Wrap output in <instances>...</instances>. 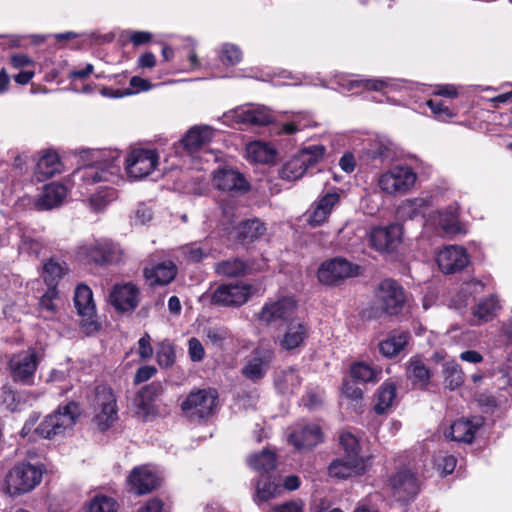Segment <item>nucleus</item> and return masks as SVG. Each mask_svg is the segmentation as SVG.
Wrapping results in <instances>:
<instances>
[{"label":"nucleus","mask_w":512,"mask_h":512,"mask_svg":"<svg viewBox=\"0 0 512 512\" xmlns=\"http://www.w3.org/2000/svg\"><path fill=\"white\" fill-rule=\"evenodd\" d=\"M80 415V408L76 402H69L64 406H60L57 411L47 415L44 420L35 427L39 420L37 413H32L26 420L21 436L28 437L32 431L42 438L52 439L58 435L64 434L71 430Z\"/></svg>","instance_id":"obj_1"},{"label":"nucleus","mask_w":512,"mask_h":512,"mask_svg":"<svg viewBox=\"0 0 512 512\" xmlns=\"http://www.w3.org/2000/svg\"><path fill=\"white\" fill-rule=\"evenodd\" d=\"M94 163L76 169L71 175V181L81 194L90 192V186L100 182H114L118 178L119 166L115 164L117 156L111 161L102 157L101 152H96Z\"/></svg>","instance_id":"obj_2"},{"label":"nucleus","mask_w":512,"mask_h":512,"mask_svg":"<svg viewBox=\"0 0 512 512\" xmlns=\"http://www.w3.org/2000/svg\"><path fill=\"white\" fill-rule=\"evenodd\" d=\"M39 362V355L34 348L8 355L7 367L13 382L28 386L33 385Z\"/></svg>","instance_id":"obj_3"},{"label":"nucleus","mask_w":512,"mask_h":512,"mask_svg":"<svg viewBox=\"0 0 512 512\" xmlns=\"http://www.w3.org/2000/svg\"><path fill=\"white\" fill-rule=\"evenodd\" d=\"M257 292L255 285L245 281L222 284L212 293L211 302L222 307L237 308L247 303Z\"/></svg>","instance_id":"obj_4"},{"label":"nucleus","mask_w":512,"mask_h":512,"mask_svg":"<svg viewBox=\"0 0 512 512\" xmlns=\"http://www.w3.org/2000/svg\"><path fill=\"white\" fill-rule=\"evenodd\" d=\"M42 479V469L30 463L15 465L6 476L10 495H21L32 491Z\"/></svg>","instance_id":"obj_5"},{"label":"nucleus","mask_w":512,"mask_h":512,"mask_svg":"<svg viewBox=\"0 0 512 512\" xmlns=\"http://www.w3.org/2000/svg\"><path fill=\"white\" fill-rule=\"evenodd\" d=\"M93 407L94 421L102 431L108 429L118 418L116 397L106 385L96 387Z\"/></svg>","instance_id":"obj_6"},{"label":"nucleus","mask_w":512,"mask_h":512,"mask_svg":"<svg viewBox=\"0 0 512 512\" xmlns=\"http://www.w3.org/2000/svg\"><path fill=\"white\" fill-rule=\"evenodd\" d=\"M325 151L323 145H310L303 148L297 156L283 165L280 177L288 181L299 179L309 167L323 158Z\"/></svg>","instance_id":"obj_7"},{"label":"nucleus","mask_w":512,"mask_h":512,"mask_svg":"<svg viewBox=\"0 0 512 512\" xmlns=\"http://www.w3.org/2000/svg\"><path fill=\"white\" fill-rule=\"evenodd\" d=\"M417 175L406 165H399L382 173L378 179L379 188L390 195L407 192L416 182Z\"/></svg>","instance_id":"obj_8"},{"label":"nucleus","mask_w":512,"mask_h":512,"mask_svg":"<svg viewBox=\"0 0 512 512\" xmlns=\"http://www.w3.org/2000/svg\"><path fill=\"white\" fill-rule=\"evenodd\" d=\"M296 309L297 303L293 297L269 299L257 314V319L267 326L278 322H287L293 317Z\"/></svg>","instance_id":"obj_9"},{"label":"nucleus","mask_w":512,"mask_h":512,"mask_svg":"<svg viewBox=\"0 0 512 512\" xmlns=\"http://www.w3.org/2000/svg\"><path fill=\"white\" fill-rule=\"evenodd\" d=\"M218 394L213 389L192 391L183 401L181 407L187 416L206 418L210 416L217 405Z\"/></svg>","instance_id":"obj_10"},{"label":"nucleus","mask_w":512,"mask_h":512,"mask_svg":"<svg viewBox=\"0 0 512 512\" xmlns=\"http://www.w3.org/2000/svg\"><path fill=\"white\" fill-rule=\"evenodd\" d=\"M376 298L380 308L390 315L399 314L406 300L403 288L392 279L379 284Z\"/></svg>","instance_id":"obj_11"},{"label":"nucleus","mask_w":512,"mask_h":512,"mask_svg":"<svg viewBox=\"0 0 512 512\" xmlns=\"http://www.w3.org/2000/svg\"><path fill=\"white\" fill-rule=\"evenodd\" d=\"M359 267L343 258H334L321 264L318 280L325 285H336L346 278L358 275Z\"/></svg>","instance_id":"obj_12"},{"label":"nucleus","mask_w":512,"mask_h":512,"mask_svg":"<svg viewBox=\"0 0 512 512\" xmlns=\"http://www.w3.org/2000/svg\"><path fill=\"white\" fill-rule=\"evenodd\" d=\"M159 155L155 150L136 149L126 158V171L134 179H142L156 168Z\"/></svg>","instance_id":"obj_13"},{"label":"nucleus","mask_w":512,"mask_h":512,"mask_svg":"<svg viewBox=\"0 0 512 512\" xmlns=\"http://www.w3.org/2000/svg\"><path fill=\"white\" fill-rule=\"evenodd\" d=\"M224 117L236 124L255 126L268 125L273 121L270 111L266 107L259 105L237 107L224 114Z\"/></svg>","instance_id":"obj_14"},{"label":"nucleus","mask_w":512,"mask_h":512,"mask_svg":"<svg viewBox=\"0 0 512 512\" xmlns=\"http://www.w3.org/2000/svg\"><path fill=\"white\" fill-rule=\"evenodd\" d=\"M211 181L213 187L222 192L243 193L250 188L244 175L231 167H222L213 171Z\"/></svg>","instance_id":"obj_15"},{"label":"nucleus","mask_w":512,"mask_h":512,"mask_svg":"<svg viewBox=\"0 0 512 512\" xmlns=\"http://www.w3.org/2000/svg\"><path fill=\"white\" fill-rule=\"evenodd\" d=\"M392 496L400 502L412 500L419 491L418 480L410 470L397 471L389 479Z\"/></svg>","instance_id":"obj_16"},{"label":"nucleus","mask_w":512,"mask_h":512,"mask_svg":"<svg viewBox=\"0 0 512 512\" xmlns=\"http://www.w3.org/2000/svg\"><path fill=\"white\" fill-rule=\"evenodd\" d=\"M74 303L79 316L82 317V327L85 328L87 333L96 331L98 325L94 320L95 304L91 289L83 284L77 286L74 295Z\"/></svg>","instance_id":"obj_17"},{"label":"nucleus","mask_w":512,"mask_h":512,"mask_svg":"<svg viewBox=\"0 0 512 512\" xmlns=\"http://www.w3.org/2000/svg\"><path fill=\"white\" fill-rule=\"evenodd\" d=\"M110 303L120 312L134 311L140 302V289L131 282L116 284L110 295Z\"/></svg>","instance_id":"obj_18"},{"label":"nucleus","mask_w":512,"mask_h":512,"mask_svg":"<svg viewBox=\"0 0 512 512\" xmlns=\"http://www.w3.org/2000/svg\"><path fill=\"white\" fill-rule=\"evenodd\" d=\"M274 358V352L271 348L257 347L248 356L242 374L252 381L262 379L268 371Z\"/></svg>","instance_id":"obj_19"},{"label":"nucleus","mask_w":512,"mask_h":512,"mask_svg":"<svg viewBox=\"0 0 512 512\" xmlns=\"http://www.w3.org/2000/svg\"><path fill=\"white\" fill-rule=\"evenodd\" d=\"M403 227L400 224H391L386 227H376L370 232L371 245L381 252H392L400 244Z\"/></svg>","instance_id":"obj_20"},{"label":"nucleus","mask_w":512,"mask_h":512,"mask_svg":"<svg viewBox=\"0 0 512 512\" xmlns=\"http://www.w3.org/2000/svg\"><path fill=\"white\" fill-rule=\"evenodd\" d=\"M469 263L466 250L457 245L444 247L437 255V264L445 274H453L463 270Z\"/></svg>","instance_id":"obj_21"},{"label":"nucleus","mask_w":512,"mask_h":512,"mask_svg":"<svg viewBox=\"0 0 512 512\" xmlns=\"http://www.w3.org/2000/svg\"><path fill=\"white\" fill-rule=\"evenodd\" d=\"M310 327L304 320H293L287 328L279 341V346L285 351H294L304 345L308 338Z\"/></svg>","instance_id":"obj_22"},{"label":"nucleus","mask_w":512,"mask_h":512,"mask_svg":"<svg viewBox=\"0 0 512 512\" xmlns=\"http://www.w3.org/2000/svg\"><path fill=\"white\" fill-rule=\"evenodd\" d=\"M128 484L136 494L143 495L159 485V478L148 466H138L129 474Z\"/></svg>","instance_id":"obj_23"},{"label":"nucleus","mask_w":512,"mask_h":512,"mask_svg":"<svg viewBox=\"0 0 512 512\" xmlns=\"http://www.w3.org/2000/svg\"><path fill=\"white\" fill-rule=\"evenodd\" d=\"M214 136V129L208 125H195L191 127L181 139L184 148L195 153L208 145Z\"/></svg>","instance_id":"obj_24"},{"label":"nucleus","mask_w":512,"mask_h":512,"mask_svg":"<svg viewBox=\"0 0 512 512\" xmlns=\"http://www.w3.org/2000/svg\"><path fill=\"white\" fill-rule=\"evenodd\" d=\"M289 441L297 449H310L323 441V434L318 425L307 424L291 433Z\"/></svg>","instance_id":"obj_25"},{"label":"nucleus","mask_w":512,"mask_h":512,"mask_svg":"<svg viewBox=\"0 0 512 512\" xmlns=\"http://www.w3.org/2000/svg\"><path fill=\"white\" fill-rule=\"evenodd\" d=\"M178 269L175 263L171 260H166L158 263L150 268L144 269V276L150 285H168L171 283L176 275Z\"/></svg>","instance_id":"obj_26"},{"label":"nucleus","mask_w":512,"mask_h":512,"mask_svg":"<svg viewBox=\"0 0 512 512\" xmlns=\"http://www.w3.org/2000/svg\"><path fill=\"white\" fill-rule=\"evenodd\" d=\"M481 424L480 418L459 419L451 424L446 437L456 442L472 443L475 433Z\"/></svg>","instance_id":"obj_27"},{"label":"nucleus","mask_w":512,"mask_h":512,"mask_svg":"<svg viewBox=\"0 0 512 512\" xmlns=\"http://www.w3.org/2000/svg\"><path fill=\"white\" fill-rule=\"evenodd\" d=\"M339 84L347 91H353L359 87L372 91H385L387 89L393 90L400 86L398 81L393 78L343 80Z\"/></svg>","instance_id":"obj_28"},{"label":"nucleus","mask_w":512,"mask_h":512,"mask_svg":"<svg viewBox=\"0 0 512 512\" xmlns=\"http://www.w3.org/2000/svg\"><path fill=\"white\" fill-rule=\"evenodd\" d=\"M67 195V189L59 183H50L46 185L43 192L35 202L38 210H50L62 203Z\"/></svg>","instance_id":"obj_29"},{"label":"nucleus","mask_w":512,"mask_h":512,"mask_svg":"<svg viewBox=\"0 0 512 512\" xmlns=\"http://www.w3.org/2000/svg\"><path fill=\"white\" fill-rule=\"evenodd\" d=\"M366 464L350 458H337L333 460L329 467L328 473L331 477L338 479H346L354 475L362 474L365 471Z\"/></svg>","instance_id":"obj_30"},{"label":"nucleus","mask_w":512,"mask_h":512,"mask_svg":"<svg viewBox=\"0 0 512 512\" xmlns=\"http://www.w3.org/2000/svg\"><path fill=\"white\" fill-rule=\"evenodd\" d=\"M339 194L327 193L321 197L314 205L309 215L308 221L313 226L323 224L331 214L333 208L339 203Z\"/></svg>","instance_id":"obj_31"},{"label":"nucleus","mask_w":512,"mask_h":512,"mask_svg":"<svg viewBox=\"0 0 512 512\" xmlns=\"http://www.w3.org/2000/svg\"><path fill=\"white\" fill-rule=\"evenodd\" d=\"M274 383L282 394L293 393L301 384V377L295 367L278 369L275 372Z\"/></svg>","instance_id":"obj_32"},{"label":"nucleus","mask_w":512,"mask_h":512,"mask_svg":"<svg viewBox=\"0 0 512 512\" xmlns=\"http://www.w3.org/2000/svg\"><path fill=\"white\" fill-rule=\"evenodd\" d=\"M432 221L446 234H456L460 231L457 206L451 205L438 211L432 216Z\"/></svg>","instance_id":"obj_33"},{"label":"nucleus","mask_w":512,"mask_h":512,"mask_svg":"<svg viewBox=\"0 0 512 512\" xmlns=\"http://www.w3.org/2000/svg\"><path fill=\"white\" fill-rule=\"evenodd\" d=\"M62 170V163L55 152L43 154L36 165V176L39 181H44Z\"/></svg>","instance_id":"obj_34"},{"label":"nucleus","mask_w":512,"mask_h":512,"mask_svg":"<svg viewBox=\"0 0 512 512\" xmlns=\"http://www.w3.org/2000/svg\"><path fill=\"white\" fill-rule=\"evenodd\" d=\"M406 374L414 385L426 387L432 376V372L425 365L423 360L416 356L410 359L407 364Z\"/></svg>","instance_id":"obj_35"},{"label":"nucleus","mask_w":512,"mask_h":512,"mask_svg":"<svg viewBox=\"0 0 512 512\" xmlns=\"http://www.w3.org/2000/svg\"><path fill=\"white\" fill-rule=\"evenodd\" d=\"M246 158L254 163L267 164L274 160L275 150L267 143L254 141L247 144Z\"/></svg>","instance_id":"obj_36"},{"label":"nucleus","mask_w":512,"mask_h":512,"mask_svg":"<svg viewBox=\"0 0 512 512\" xmlns=\"http://www.w3.org/2000/svg\"><path fill=\"white\" fill-rule=\"evenodd\" d=\"M102 251V239L91 240L80 245L77 248L76 255L77 258L82 262L102 265L104 259V254Z\"/></svg>","instance_id":"obj_37"},{"label":"nucleus","mask_w":512,"mask_h":512,"mask_svg":"<svg viewBox=\"0 0 512 512\" xmlns=\"http://www.w3.org/2000/svg\"><path fill=\"white\" fill-rule=\"evenodd\" d=\"M249 269V265L238 258L220 261L214 266L215 273L224 277L244 276Z\"/></svg>","instance_id":"obj_38"},{"label":"nucleus","mask_w":512,"mask_h":512,"mask_svg":"<svg viewBox=\"0 0 512 512\" xmlns=\"http://www.w3.org/2000/svg\"><path fill=\"white\" fill-rule=\"evenodd\" d=\"M429 206V202L424 198H414L405 200L397 209L400 218L413 220L423 216Z\"/></svg>","instance_id":"obj_39"},{"label":"nucleus","mask_w":512,"mask_h":512,"mask_svg":"<svg viewBox=\"0 0 512 512\" xmlns=\"http://www.w3.org/2000/svg\"><path fill=\"white\" fill-rule=\"evenodd\" d=\"M498 309L499 303L494 296L483 299L473 309L474 323L480 324L492 320Z\"/></svg>","instance_id":"obj_40"},{"label":"nucleus","mask_w":512,"mask_h":512,"mask_svg":"<svg viewBox=\"0 0 512 512\" xmlns=\"http://www.w3.org/2000/svg\"><path fill=\"white\" fill-rule=\"evenodd\" d=\"M266 232V227L259 219H251L242 222L238 227V238L243 242H253L261 238Z\"/></svg>","instance_id":"obj_41"},{"label":"nucleus","mask_w":512,"mask_h":512,"mask_svg":"<svg viewBox=\"0 0 512 512\" xmlns=\"http://www.w3.org/2000/svg\"><path fill=\"white\" fill-rule=\"evenodd\" d=\"M339 444L344 452L343 457L366 464L365 458L360 455L361 446L359 439L354 434L348 431L341 433L339 437Z\"/></svg>","instance_id":"obj_42"},{"label":"nucleus","mask_w":512,"mask_h":512,"mask_svg":"<svg viewBox=\"0 0 512 512\" xmlns=\"http://www.w3.org/2000/svg\"><path fill=\"white\" fill-rule=\"evenodd\" d=\"M408 338L409 335L405 332L392 334L379 343L380 352L385 357H393L404 349Z\"/></svg>","instance_id":"obj_43"},{"label":"nucleus","mask_w":512,"mask_h":512,"mask_svg":"<svg viewBox=\"0 0 512 512\" xmlns=\"http://www.w3.org/2000/svg\"><path fill=\"white\" fill-rule=\"evenodd\" d=\"M58 292L55 287H49L38 303L39 316L45 320H52L57 313Z\"/></svg>","instance_id":"obj_44"},{"label":"nucleus","mask_w":512,"mask_h":512,"mask_svg":"<svg viewBox=\"0 0 512 512\" xmlns=\"http://www.w3.org/2000/svg\"><path fill=\"white\" fill-rule=\"evenodd\" d=\"M249 466L261 474L272 471L276 466V457L273 452L268 449L262 450L258 454L252 455L248 459Z\"/></svg>","instance_id":"obj_45"},{"label":"nucleus","mask_w":512,"mask_h":512,"mask_svg":"<svg viewBox=\"0 0 512 512\" xmlns=\"http://www.w3.org/2000/svg\"><path fill=\"white\" fill-rule=\"evenodd\" d=\"M396 397V386L393 383H384L376 394L374 410L377 414H383L392 405Z\"/></svg>","instance_id":"obj_46"},{"label":"nucleus","mask_w":512,"mask_h":512,"mask_svg":"<svg viewBox=\"0 0 512 512\" xmlns=\"http://www.w3.org/2000/svg\"><path fill=\"white\" fill-rule=\"evenodd\" d=\"M443 374L445 385L451 390L460 387L464 382L462 369L454 360L446 361L443 364Z\"/></svg>","instance_id":"obj_47"},{"label":"nucleus","mask_w":512,"mask_h":512,"mask_svg":"<svg viewBox=\"0 0 512 512\" xmlns=\"http://www.w3.org/2000/svg\"><path fill=\"white\" fill-rule=\"evenodd\" d=\"M279 486L269 478H262L256 484L254 501L260 505L277 497Z\"/></svg>","instance_id":"obj_48"},{"label":"nucleus","mask_w":512,"mask_h":512,"mask_svg":"<svg viewBox=\"0 0 512 512\" xmlns=\"http://www.w3.org/2000/svg\"><path fill=\"white\" fill-rule=\"evenodd\" d=\"M381 370L368 363L357 362L351 367V376L360 382H377L380 379Z\"/></svg>","instance_id":"obj_49"},{"label":"nucleus","mask_w":512,"mask_h":512,"mask_svg":"<svg viewBox=\"0 0 512 512\" xmlns=\"http://www.w3.org/2000/svg\"><path fill=\"white\" fill-rule=\"evenodd\" d=\"M116 190L108 186H100L95 193L90 196V205L96 212L101 211L105 206L115 200Z\"/></svg>","instance_id":"obj_50"},{"label":"nucleus","mask_w":512,"mask_h":512,"mask_svg":"<svg viewBox=\"0 0 512 512\" xmlns=\"http://www.w3.org/2000/svg\"><path fill=\"white\" fill-rule=\"evenodd\" d=\"M119 505L112 497L99 494L88 504L87 512H118Z\"/></svg>","instance_id":"obj_51"},{"label":"nucleus","mask_w":512,"mask_h":512,"mask_svg":"<svg viewBox=\"0 0 512 512\" xmlns=\"http://www.w3.org/2000/svg\"><path fill=\"white\" fill-rule=\"evenodd\" d=\"M65 272V264L54 260H49L43 266V277L49 287H55Z\"/></svg>","instance_id":"obj_52"},{"label":"nucleus","mask_w":512,"mask_h":512,"mask_svg":"<svg viewBox=\"0 0 512 512\" xmlns=\"http://www.w3.org/2000/svg\"><path fill=\"white\" fill-rule=\"evenodd\" d=\"M179 251L186 261L193 263L200 262L210 253V249L208 247H203L200 243L184 245Z\"/></svg>","instance_id":"obj_53"},{"label":"nucleus","mask_w":512,"mask_h":512,"mask_svg":"<svg viewBox=\"0 0 512 512\" xmlns=\"http://www.w3.org/2000/svg\"><path fill=\"white\" fill-rule=\"evenodd\" d=\"M204 334L206 343L218 349L223 347L225 341L230 336L228 328L223 326L209 327L204 331Z\"/></svg>","instance_id":"obj_54"},{"label":"nucleus","mask_w":512,"mask_h":512,"mask_svg":"<svg viewBox=\"0 0 512 512\" xmlns=\"http://www.w3.org/2000/svg\"><path fill=\"white\" fill-rule=\"evenodd\" d=\"M156 356L157 362L161 367H171L176 358L174 346L168 341L161 342L158 346Z\"/></svg>","instance_id":"obj_55"},{"label":"nucleus","mask_w":512,"mask_h":512,"mask_svg":"<svg viewBox=\"0 0 512 512\" xmlns=\"http://www.w3.org/2000/svg\"><path fill=\"white\" fill-rule=\"evenodd\" d=\"M102 249L104 254L103 264L118 263L123 258L122 249L107 239H102Z\"/></svg>","instance_id":"obj_56"},{"label":"nucleus","mask_w":512,"mask_h":512,"mask_svg":"<svg viewBox=\"0 0 512 512\" xmlns=\"http://www.w3.org/2000/svg\"><path fill=\"white\" fill-rule=\"evenodd\" d=\"M242 57L240 49L232 44H224L221 49L220 59L224 64L235 65Z\"/></svg>","instance_id":"obj_57"},{"label":"nucleus","mask_w":512,"mask_h":512,"mask_svg":"<svg viewBox=\"0 0 512 512\" xmlns=\"http://www.w3.org/2000/svg\"><path fill=\"white\" fill-rule=\"evenodd\" d=\"M310 125V121L306 116H301L300 114L294 116L293 120L283 124L280 133L282 134H294L298 131L303 130L304 128Z\"/></svg>","instance_id":"obj_58"},{"label":"nucleus","mask_w":512,"mask_h":512,"mask_svg":"<svg viewBox=\"0 0 512 512\" xmlns=\"http://www.w3.org/2000/svg\"><path fill=\"white\" fill-rule=\"evenodd\" d=\"M188 353L193 362H199L204 358L205 350L199 339L192 337L188 341Z\"/></svg>","instance_id":"obj_59"},{"label":"nucleus","mask_w":512,"mask_h":512,"mask_svg":"<svg viewBox=\"0 0 512 512\" xmlns=\"http://www.w3.org/2000/svg\"><path fill=\"white\" fill-rule=\"evenodd\" d=\"M427 106L431 109L432 113L441 120H445L454 116L452 111L444 106L441 102L429 100Z\"/></svg>","instance_id":"obj_60"},{"label":"nucleus","mask_w":512,"mask_h":512,"mask_svg":"<svg viewBox=\"0 0 512 512\" xmlns=\"http://www.w3.org/2000/svg\"><path fill=\"white\" fill-rule=\"evenodd\" d=\"M138 353L142 360L150 359L153 355L151 337L145 333L138 341Z\"/></svg>","instance_id":"obj_61"},{"label":"nucleus","mask_w":512,"mask_h":512,"mask_svg":"<svg viewBox=\"0 0 512 512\" xmlns=\"http://www.w3.org/2000/svg\"><path fill=\"white\" fill-rule=\"evenodd\" d=\"M156 372L157 370L154 366H142L136 371L134 376V383L140 384L146 382L151 379L156 374Z\"/></svg>","instance_id":"obj_62"},{"label":"nucleus","mask_w":512,"mask_h":512,"mask_svg":"<svg viewBox=\"0 0 512 512\" xmlns=\"http://www.w3.org/2000/svg\"><path fill=\"white\" fill-rule=\"evenodd\" d=\"M457 464V460L452 455L444 456L440 463H438V468L442 471L444 475L451 474Z\"/></svg>","instance_id":"obj_63"},{"label":"nucleus","mask_w":512,"mask_h":512,"mask_svg":"<svg viewBox=\"0 0 512 512\" xmlns=\"http://www.w3.org/2000/svg\"><path fill=\"white\" fill-rule=\"evenodd\" d=\"M138 512H163V503L157 498L150 499Z\"/></svg>","instance_id":"obj_64"}]
</instances>
